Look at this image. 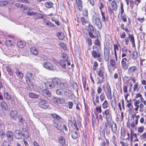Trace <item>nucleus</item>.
<instances>
[{"label":"nucleus","instance_id":"obj_1","mask_svg":"<svg viewBox=\"0 0 146 146\" xmlns=\"http://www.w3.org/2000/svg\"><path fill=\"white\" fill-rule=\"evenodd\" d=\"M106 122L105 123V127L107 128L109 127L111 128L113 132L116 133L117 130V126L116 124L112 120V116L111 114L104 116Z\"/></svg>","mask_w":146,"mask_h":146},{"label":"nucleus","instance_id":"obj_64","mask_svg":"<svg viewBox=\"0 0 146 146\" xmlns=\"http://www.w3.org/2000/svg\"><path fill=\"white\" fill-rule=\"evenodd\" d=\"M73 104L71 102H68V107L69 109H72V108Z\"/></svg>","mask_w":146,"mask_h":146},{"label":"nucleus","instance_id":"obj_38","mask_svg":"<svg viewBox=\"0 0 146 146\" xmlns=\"http://www.w3.org/2000/svg\"><path fill=\"white\" fill-rule=\"evenodd\" d=\"M22 8H23V12L25 13H27L29 12L30 10H32V9H31L29 7L25 6L24 5V7Z\"/></svg>","mask_w":146,"mask_h":146},{"label":"nucleus","instance_id":"obj_27","mask_svg":"<svg viewBox=\"0 0 146 146\" xmlns=\"http://www.w3.org/2000/svg\"><path fill=\"white\" fill-rule=\"evenodd\" d=\"M53 100L57 104H62V99L59 98H54Z\"/></svg>","mask_w":146,"mask_h":146},{"label":"nucleus","instance_id":"obj_15","mask_svg":"<svg viewBox=\"0 0 146 146\" xmlns=\"http://www.w3.org/2000/svg\"><path fill=\"white\" fill-rule=\"evenodd\" d=\"M6 136L9 141H12L13 139V134L12 132L8 131L6 133Z\"/></svg>","mask_w":146,"mask_h":146},{"label":"nucleus","instance_id":"obj_46","mask_svg":"<svg viewBox=\"0 0 146 146\" xmlns=\"http://www.w3.org/2000/svg\"><path fill=\"white\" fill-rule=\"evenodd\" d=\"M88 32H94V29L93 26L90 24L88 25Z\"/></svg>","mask_w":146,"mask_h":146},{"label":"nucleus","instance_id":"obj_58","mask_svg":"<svg viewBox=\"0 0 146 146\" xmlns=\"http://www.w3.org/2000/svg\"><path fill=\"white\" fill-rule=\"evenodd\" d=\"M8 4V2L5 1H2L0 2V6H5L7 5Z\"/></svg>","mask_w":146,"mask_h":146},{"label":"nucleus","instance_id":"obj_55","mask_svg":"<svg viewBox=\"0 0 146 146\" xmlns=\"http://www.w3.org/2000/svg\"><path fill=\"white\" fill-rule=\"evenodd\" d=\"M62 57L64 58L65 60L67 61L68 59V57L67 54L64 53H63L62 54Z\"/></svg>","mask_w":146,"mask_h":146},{"label":"nucleus","instance_id":"obj_52","mask_svg":"<svg viewBox=\"0 0 146 146\" xmlns=\"http://www.w3.org/2000/svg\"><path fill=\"white\" fill-rule=\"evenodd\" d=\"M29 96L30 98H37L38 95L33 93H30L29 94Z\"/></svg>","mask_w":146,"mask_h":146},{"label":"nucleus","instance_id":"obj_57","mask_svg":"<svg viewBox=\"0 0 146 146\" xmlns=\"http://www.w3.org/2000/svg\"><path fill=\"white\" fill-rule=\"evenodd\" d=\"M82 24L83 25H85L87 21L86 19L82 17L81 19Z\"/></svg>","mask_w":146,"mask_h":146},{"label":"nucleus","instance_id":"obj_45","mask_svg":"<svg viewBox=\"0 0 146 146\" xmlns=\"http://www.w3.org/2000/svg\"><path fill=\"white\" fill-rule=\"evenodd\" d=\"M18 119L19 121L21 124H23L25 122V120L21 115L18 116Z\"/></svg>","mask_w":146,"mask_h":146},{"label":"nucleus","instance_id":"obj_41","mask_svg":"<svg viewBox=\"0 0 146 146\" xmlns=\"http://www.w3.org/2000/svg\"><path fill=\"white\" fill-rule=\"evenodd\" d=\"M99 97L100 101L102 102L104 101L106 98L105 95L104 93H102L101 94Z\"/></svg>","mask_w":146,"mask_h":146},{"label":"nucleus","instance_id":"obj_56","mask_svg":"<svg viewBox=\"0 0 146 146\" xmlns=\"http://www.w3.org/2000/svg\"><path fill=\"white\" fill-rule=\"evenodd\" d=\"M60 46L65 50H66L67 49L66 45L63 42L60 43Z\"/></svg>","mask_w":146,"mask_h":146},{"label":"nucleus","instance_id":"obj_19","mask_svg":"<svg viewBox=\"0 0 146 146\" xmlns=\"http://www.w3.org/2000/svg\"><path fill=\"white\" fill-rule=\"evenodd\" d=\"M25 45L26 43L23 41H19L17 43V46L20 48H23Z\"/></svg>","mask_w":146,"mask_h":146},{"label":"nucleus","instance_id":"obj_9","mask_svg":"<svg viewBox=\"0 0 146 146\" xmlns=\"http://www.w3.org/2000/svg\"><path fill=\"white\" fill-rule=\"evenodd\" d=\"M92 22L94 24L96 25L98 27L99 29H102V26L101 22L99 18H97L95 19H93Z\"/></svg>","mask_w":146,"mask_h":146},{"label":"nucleus","instance_id":"obj_53","mask_svg":"<svg viewBox=\"0 0 146 146\" xmlns=\"http://www.w3.org/2000/svg\"><path fill=\"white\" fill-rule=\"evenodd\" d=\"M52 116L57 119L59 120L61 119V117L56 113H53L52 115Z\"/></svg>","mask_w":146,"mask_h":146},{"label":"nucleus","instance_id":"obj_30","mask_svg":"<svg viewBox=\"0 0 146 146\" xmlns=\"http://www.w3.org/2000/svg\"><path fill=\"white\" fill-rule=\"evenodd\" d=\"M59 143L61 144L65 145V138L63 136H61L59 137L58 139Z\"/></svg>","mask_w":146,"mask_h":146},{"label":"nucleus","instance_id":"obj_39","mask_svg":"<svg viewBox=\"0 0 146 146\" xmlns=\"http://www.w3.org/2000/svg\"><path fill=\"white\" fill-rule=\"evenodd\" d=\"M102 114L104 116L111 114V111L109 109L106 110L102 112Z\"/></svg>","mask_w":146,"mask_h":146},{"label":"nucleus","instance_id":"obj_63","mask_svg":"<svg viewBox=\"0 0 146 146\" xmlns=\"http://www.w3.org/2000/svg\"><path fill=\"white\" fill-rule=\"evenodd\" d=\"M40 56L42 60H47L48 58L46 56L44 55L43 54H40Z\"/></svg>","mask_w":146,"mask_h":146},{"label":"nucleus","instance_id":"obj_36","mask_svg":"<svg viewBox=\"0 0 146 146\" xmlns=\"http://www.w3.org/2000/svg\"><path fill=\"white\" fill-rule=\"evenodd\" d=\"M78 136V134L77 131L73 132L72 135V138L74 139H76Z\"/></svg>","mask_w":146,"mask_h":146},{"label":"nucleus","instance_id":"obj_31","mask_svg":"<svg viewBox=\"0 0 146 146\" xmlns=\"http://www.w3.org/2000/svg\"><path fill=\"white\" fill-rule=\"evenodd\" d=\"M67 61L61 60L59 61V63L61 66L63 68H65L66 66V62Z\"/></svg>","mask_w":146,"mask_h":146},{"label":"nucleus","instance_id":"obj_17","mask_svg":"<svg viewBox=\"0 0 146 146\" xmlns=\"http://www.w3.org/2000/svg\"><path fill=\"white\" fill-rule=\"evenodd\" d=\"M41 94L43 96L47 97H49L50 95V92L47 89H45L42 90L41 93Z\"/></svg>","mask_w":146,"mask_h":146},{"label":"nucleus","instance_id":"obj_3","mask_svg":"<svg viewBox=\"0 0 146 146\" xmlns=\"http://www.w3.org/2000/svg\"><path fill=\"white\" fill-rule=\"evenodd\" d=\"M52 81L53 82L54 88H63L69 87L68 84L66 82H62L60 80L57 78H53Z\"/></svg>","mask_w":146,"mask_h":146},{"label":"nucleus","instance_id":"obj_35","mask_svg":"<svg viewBox=\"0 0 146 146\" xmlns=\"http://www.w3.org/2000/svg\"><path fill=\"white\" fill-rule=\"evenodd\" d=\"M110 62L111 66L112 67L115 68H117L116 63L114 60L113 59H111L110 61Z\"/></svg>","mask_w":146,"mask_h":146},{"label":"nucleus","instance_id":"obj_40","mask_svg":"<svg viewBox=\"0 0 146 146\" xmlns=\"http://www.w3.org/2000/svg\"><path fill=\"white\" fill-rule=\"evenodd\" d=\"M26 76L28 80H31L33 79V76L32 74L30 72H27L26 74Z\"/></svg>","mask_w":146,"mask_h":146},{"label":"nucleus","instance_id":"obj_5","mask_svg":"<svg viewBox=\"0 0 146 146\" xmlns=\"http://www.w3.org/2000/svg\"><path fill=\"white\" fill-rule=\"evenodd\" d=\"M38 106L42 108L46 109L48 106V104L46 100L40 99L38 103Z\"/></svg>","mask_w":146,"mask_h":146},{"label":"nucleus","instance_id":"obj_47","mask_svg":"<svg viewBox=\"0 0 146 146\" xmlns=\"http://www.w3.org/2000/svg\"><path fill=\"white\" fill-rule=\"evenodd\" d=\"M96 118L98 123L99 122V120L101 121H102L103 120V116L101 114H100L99 115H96Z\"/></svg>","mask_w":146,"mask_h":146},{"label":"nucleus","instance_id":"obj_29","mask_svg":"<svg viewBox=\"0 0 146 146\" xmlns=\"http://www.w3.org/2000/svg\"><path fill=\"white\" fill-rule=\"evenodd\" d=\"M102 106L104 109L107 108L109 106V103L108 101L106 100H105L102 104Z\"/></svg>","mask_w":146,"mask_h":146},{"label":"nucleus","instance_id":"obj_10","mask_svg":"<svg viewBox=\"0 0 146 146\" xmlns=\"http://www.w3.org/2000/svg\"><path fill=\"white\" fill-rule=\"evenodd\" d=\"M105 73V70L103 67H101L99 69V71L98 73V75L102 77L103 79H104V74Z\"/></svg>","mask_w":146,"mask_h":146},{"label":"nucleus","instance_id":"obj_13","mask_svg":"<svg viewBox=\"0 0 146 146\" xmlns=\"http://www.w3.org/2000/svg\"><path fill=\"white\" fill-rule=\"evenodd\" d=\"M72 92L68 88L65 89L63 96L67 98H70L72 96Z\"/></svg>","mask_w":146,"mask_h":146},{"label":"nucleus","instance_id":"obj_22","mask_svg":"<svg viewBox=\"0 0 146 146\" xmlns=\"http://www.w3.org/2000/svg\"><path fill=\"white\" fill-rule=\"evenodd\" d=\"M114 54L115 58V59L116 61H117V54L116 51H118L119 50L118 46L116 44L113 45Z\"/></svg>","mask_w":146,"mask_h":146},{"label":"nucleus","instance_id":"obj_49","mask_svg":"<svg viewBox=\"0 0 146 146\" xmlns=\"http://www.w3.org/2000/svg\"><path fill=\"white\" fill-rule=\"evenodd\" d=\"M82 83L84 90H85L86 88V80L85 77H82Z\"/></svg>","mask_w":146,"mask_h":146},{"label":"nucleus","instance_id":"obj_54","mask_svg":"<svg viewBox=\"0 0 146 146\" xmlns=\"http://www.w3.org/2000/svg\"><path fill=\"white\" fill-rule=\"evenodd\" d=\"M129 2L130 6L131 7V9H132L134 5L136 4V3L134 1H133L132 0H129Z\"/></svg>","mask_w":146,"mask_h":146},{"label":"nucleus","instance_id":"obj_11","mask_svg":"<svg viewBox=\"0 0 146 146\" xmlns=\"http://www.w3.org/2000/svg\"><path fill=\"white\" fill-rule=\"evenodd\" d=\"M105 60L106 61H108L110 59V52L106 48H105L104 50Z\"/></svg>","mask_w":146,"mask_h":146},{"label":"nucleus","instance_id":"obj_28","mask_svg":"<svg viewBox=\"0 0 146 146\" xmlns=\"http://www.w3.org/2000/svg\"><path fill=\"white\" fill-rule=\"evenodd\" d=\"M0 106L2 109L3 110H6L8 108V106L7 104L5 102L3 101L1 103Z\"/></svg>","mask_w":146,"mask_h":146},{"label":"nucleus","instance_id":"obj_37","mask_svg":"<svg viewBox=\"0 0 146 146\" xmlns=\"http://www.w3.org/2000/svg\"><path fill=\"white\" fill-rule=\"evenodd\" d=\"M6 68L7 71L8 72L10 76H12L13 74V72L11 69L10 67L8 66H6Z\"/></svg>","mask_w":146,"mask_h":146},{"label":"nucleus","instance_id":"obj_42","mask_svg":"<svg viewBox=\"0 0 146 146\" xmlns=\"http://www.w3.org/2000/svg\"><path fill=\"white\" fill-rule=\"evenodd\" d=\"M45 5L46 7L50 8L52 7L53 4L51 2H48L45 3Z\"/></svg>","mask_w":146,"mask_h":146},{"label":"nucleus","instance_id":"obj_14","mask_svg":"<svg viewBox=\"0 0 146 146\" xmlns=\"http://www.w3.org/2000/svg\"><path fill=\"white\" fill-rule=\"evenodd\" d=\"M69 87L65 88H59L58 89L56 90V94L58 95L63 96L65 89L68 88Z\"/></svg>","mask_w":146,"mask_h":146},{"label":"nucleus","instance_id":"obj_32","mask_svg":"<svg viewBox=\"0 0 146 146\" xmlns=\"http://www.w3.org/2000/svg\"><path fill=\"white\" fill-rule=\"evenodd\" d=\"M57 35L59 38L61 40H62L64 38V34L60 32H58L57 33Z\"/></svg>","mask_w":146,"mask_h":146},{"label":"nucleus","instance_id":"obj_43","mask_svg":"<svg viewBox=\"0 0 146 146\" xmlns=\"http://www.w3.org/2000/svg\"><path fill=\"white\" fill-rule=\"evenodd\" d=\"M5 98L8 100H10L11 99V95L8 92H6L4 94Z\"/></svg>","mask_w":146,"mask_h":146},{"label":"nucleus","instance_id":"obj_50","mask_svg":"<svg viewBox=\"0 0 146 146\" xmlns=\"http://www.w3.org/2000/svg\"><path fill=\"white\" fill-rule=\"evenodd\" d=\"M129 38L130 39L131 41L133 44H135V40L134 37L132 35H129Z\"/></svg>","mask_w":146,"mask_h":146},{"label":"nucleus","instance_id":"obj_7","mask_svg":"<svg viewBox=\"0 0 146 146\" xmlns=\"http://www.w3.org/2000/svg\"><path fill=\"white\" fill-rule=\"evenodd\" d=\"M101 50L98 49L96 50H93L92 54L94 58H100L101 56Z\"/></svg>","mask_w":146,"mask_h":146},{"label":"nucleus","instance_id":"obj_20","mask_svg":"<svg viewBox=\"0 0 146 146\" xmlns=\"http://www.w3.org/2000/svg\"><path fill=\"white\" fill-rule=\"evenodd\" d=\"M137 70V67L135 66H133L130 67L128 70V72L129 74H131Z\"/></svg>","mask_w":146,"mask_h":146},{"label":"nucleus","instance_id":"obj_16","mask_svg":"<svg viewBox=\"0 0 146 146\" xmlns=\"http://www.w3.org/2000/svg\"><path fill=\"white\" fill-rule=\"evenodd\" d=\"M11 118L14 120H16L17 118V112L16 111L12 110L10 113Z\"/></svg>","mask_w":146,"mask_h":146},{"label":"nucleus","instance_id":"obj_8","mask_svg":"<svg viewBox=\"0 0 146 146\" xmlns=\"http://www.w3.org/2000/svg\"><path fill=\"white\" fill-rule=\"evenodd\" d=\"M127 60L126 58H123L121 62V67L124 70H126L128 68L129 65L127 62Z\"/></svg>","mask_w":146,"mask_h":146},{"label":"nucleus","instance_id":"obj_25","mask_svg":"<svg viewBox=\"0 0 146 146\" xmlns=\"http://www.w3.org/2000/svg\"><path fill=\"white\" fill-rule=\"evenodd\" d=\"M99 98V95L98 94H96L94 100V103H93L95 106H96L97 104H99L100 103Z\"/></svg>","mask_w":146,"mask_h":146},{"label":"nucleus","instance_id":"obj_23","mask_svg":"<svg viewBox=\"0 0 146 146\" xmlns=\"http://www.w3.org/2000/svg\"><path fill=\"white\" fill-rule=\"evenodd\" d=\"M15 73L19 77L20 79H22L23 77V74L20 72L17 68H16Z\"/></svg>","mask_w":146,"mask_h":146},{"label":"nucleus","instance_id":"obj_18","mask_svg":"<svg viewBox=\"0 0 146 146\" xmlns=\"http://www.w3.org/2000/svg\"><path fill=\"white\" fill-rule=\"evenodd\" d=\"M45 85L47 88L49 89H52L53 88H54V84L53 82H47L45 83Z\"/></svg>","mask_w":146,"mask_h":146},{"label":"nucleus","instance_id":"obj_26","mask_svg":"<svg viewBox=\"0 0 146 146\" xmlns=\"http://www.w3.org/2000/svg\"><path fill=\"white\" fill-rule=\"evenodd\" d=\"M111 7L112 9L114 11H116L117 8V6L115 2L113 1H112L111 3Z\"/></svg>","mask_w":146,"mask_h":146},{"label":"nucleus","instance_id":"obj_59","mask_svg":"<svg viewBox=\"0 0 146 146\" xmlns=\"http://www.w3.org/2000/svg\"><path fill=\"white\" fill-rule=\"evenodd\" d=\"M9 144L10 143L9 141H5L3 143L1 146H9Z\"/></svg>","mask_w":146,"mask_h":146},{"label":"nucleus","instance_id":"obj_24","mask_svg":"<svg viewBox=\"0 0 146 146\" xmlns=\"http://www.w3.org/2000/svg\"><path fill=\"white\" fill-rule=\"evenodd\" d=\"M31 52L34 55H36L38 53V51L36 48L34 47H32L30 48Z\"/></svg>","mask_w":146,"mask_h":146},{"label":"nucleus","instance_id":"obj_4","mask_svg":"<svg viewBox=\"0 0 146 146\" xmlns=\"http://www.w3.org/2000/svg\"><path fill=\"white\" fill-rule=\"evenodd\" d=\"M104 90L106 95L108 99L111 100L112 99V93L111 88L109 84H107L106 86L104 89Z\"/></svg>","mask_w":146,"mask_h":146},{"label":"nucleus","instance_id":"obj_33","mask_svg":"<svg viewBox=\"0 0 146 146\" xmlns=\"http://www.w3.org/2000/svg\"><path fill=\"white\" fill-rule=\"evenodd\" d=\"M5 128L4 124H1L0 126V135H5L3 131Z\"/></svg>","mask_w":146,"mask_h":146},{"label":"nucleus","instance_id":"obj_48","mask_svg":"<svg viewBox=\"0 0 146 146\" xmlns=\"http://www.w3.org/2000/svg\"><path fill=\"white\" fill-rule=\"evenodd\" d=\"M34 17H35V19H37L43 18V16L42 14H38L37 13H36L35 16Z\"/></svg>","mask_w":146,"mask_h":146},{"label":"nucleus","instance_id":"obj_6","mask_svg":"<svg viewBox=\"0 0 146 146\" xmlns=\"http://www.w3.org/2000/svg\"><path fill=\"white\" fill-rule=\"evenodd\" d=\"M54 126L60 131L63 129V124L62 122L59 121L57 120L54 121Z\"/></svg>","mask_w":146,"mask_h":146},{"label":"nucleus","instance_id":"obj_62","mask_svg":"<svg viewBox=\"0 0 146 146\" xmlns=\"http://www.w3.org/2000/svg\"><path fill=\"white\" fill-rule=\"evenodd\" d=\"M100 134L101 136H103L104 135V129L100 128Z\"/></svg>","mask_w":146,"mask_h":146},{"label":"nucleus","instance_id":"obj_2","mask_svg":"<svg viewBox=\"0 0 146 146\" xmlns=\"http://www.w3.org/2000/svg\"><path fill=\"white\" fill-rule=\"evenodd\" d=\"M15 138L17 139H20L23 136L25 139H27L29 137L28 132L25 128H23L22 132L19 129L16 130L14 132Z\"/></svg>","mask_w":146,"mask_h":146},{"label":"nucleus","instance_id":"obj_21","mask_svg":"<svg viewBox=\"0 0 146 146\" xmlns=\"http://www.w3.org/2000/svg\"><path fill=\"white\" fill-rule=\"evenodd\" d=\"M79 10L80 11H82V1L81 0H76Z\"/></svg>","mask_w":146,"mask_h":146},{"label":"nucleus","instance_id":"obj_12","mask_svg":"<svg viewBox=\"0 0 146 146\" xmlns=\"http://www.w3.org/2000/svg\"><path fill=\"white\" fill-rule=\"evenodd\" d=\"M43 65L45 68L49 70H53L54 69L52 64L48 61L45 62Z\"/></svg>","mask_w":146,"mask_h":146},{"label":"nucleus","instance_id":"obj_61","mask_svg":"<svg viewBox=\"0 0 146 146\" xmlns=\"http://www.w3.org/2000/svg\"><path fill=\"white\" fill-rule=\"evenodd\" d=\"M96 110L97 112H98L99 113H101L102 111V110L101 106H100V107H97L96 108Z\"/></svg>","mask_w":146,"mask_h":146},{"label":"nucleus","instance_id":"obj_51","mask_svg":"<svg viewBox=\"0 0 146 146\" xmlns=\"http://www.w3.org/2000/svg\"><path fill=\"white\" fill-rule=\"evenodd\" d=\"M13 42V41L11 40H7L6 41L5 44L7 46H10L12 45Z\"/></svg>","mask_w":146,"mask_h":146},{"label":"nucleus","instance_id":"obj_60","mask_svg":"<svg viewBox=\"0 0 146 146\" xmlns=\"http://www.w3.org/2000/svg\"><path fill=\"white\" fill-rule=\"evenodd\" d=\"M101 15L102 17V21H106V17L105 15V13L103 11H101Z\"/></svg>","mask_w":146,"mask_h":146},{"label":"nucleus","instance_id":"obj_44","mask_svg":"<svg viewBox=\"0 0 146 146\" xmlns=\"http://www.w3.org/2000/svg\"><path fill=\"white\" fill-rule=\"evenodd\" d=\"M131 56H132V58L133 59H136L138 57V53L137 51H134L133 52Z\"/></svg>","mask_w":146,"mask_h":146},{"label":"nucleus","instance_id":"obj_34","mask_svg":"<svg viewBox=\"0 0 146 146\" xmlns=\"http://www.w3.org/2000/svg\"><path fill=\"white\" fill-rule=\"evenodd\" d=\"M140 101L139 100H136L134 103V106L136 107L135 110L136 111H137L138 110L139 107V106L138 105V104L140 103Z\"/></svg>","mask_w":146,"mask_h":146}]
</instances>
